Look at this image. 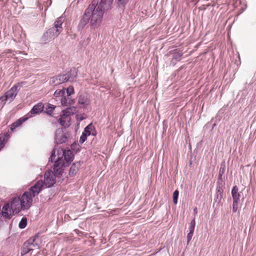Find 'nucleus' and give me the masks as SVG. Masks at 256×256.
Listing matches in <instances>:
<instances>
[{
    "label": "nucleus",
    "instance_id": "1",
    "mask_svg": "<svg viewBox=\"0 0 256 256\" xmlns=\"http://www.w3.org/2000/svg\"><path fill=\"white\" fill-rule=\"evenodd\" d=\"M90 9V25L92 28L95 29L98 28L102 21L104 10L95 5V2H92L87 8Z\"/></svg>",
    "mask_w": 256,
    "mask_h": 256
},
{
    "label": "nucleus",
    "instance_id": "2",
    "mask_svg": "<svg viewBox=\"0 0 256 256\" xmlns=\"http://www.w3.org/2000/svg\"><path fill=\"white\" fill-rule=\"evenodd\" d=\"M56 148H54L51 155L50 158V160L51 162H54V173L57 176L60 177L62 176V172H63V168L66 166L65 164L64 160H60V158H57L56 159Z\"/></svg>",
    "mask_w": 256,
    "mask_h": 256
},
{
    "label": "nucleus",
    "instance_id": "3",
    "mask_svg": "<svg viewBox=\"0 0 256 256\" xmlns=\"http://www.w3.org/2000/svg\"><path fill=\"white\" fill-rule=\"evenodd\" d=\"M75 108L74 107L67 108L62 110L60 117L58 120V122L60 124L65 128L68 127L70 125V116L74 114Z\"/></svg>",
    "mask_w": 256,
    "mask_h": 256
},
{
    "label": "nucleus",
    "instance_id": "4",
    "mask_svg": "<svg viewBox=\"0 0 256 256\" xmlns=\"http://www.w3.org/2000/svg\"><path fill=\"white\" fill-rule=\"evenodd\" d=\"M57 152V157L60 160H64L65 164L68 165L74 160L73 152L70 150H64L60 147H55Z\"/></svg>",
    "mask_w": 256,
    "mask_h": 256
},
{
    "label": "nucleus",
    "instance_id": "5",
    "mask_svg": "<svg viewBox=\"0 0 256 256\" xmlns=\"http://www.w3.org/2000/svg\"><path fill=\"white\" fill-rule=\"evenodd\" d=\"M24 84V82H22L14 84L10 90L5 93L4 96H3L4 98L9 102H12L15 98L20 88Z\"/></svg>",
    "mask_w": 256,
    "mask_h": 256
},
{
    "label": "nucleus",
    "instance_id": "6",
    "mask_svg": "<svg viewBox=\"0 0 256 256\" xmlns=\"http://www.w3.org/2000/svg\"><path fill=\"white\" fill-rule=\"evenodd\" d=\"M42 181L44 188L52 187L56 182L55 174L52 170H46Z\"/></svg>",
    "mask_w": 256,
    "mask_h": 256
},
{
    "label": "nucleus",
    "instance_id": "7",
    "mask_svg": "<svg viewBox=\"0 0 256 256\" xmlns=\"http://www.w3.org/2000/svg\"><path fill=\"white\" fill-rule=\"evenodd\" d=\"M61 32L52 27L44 32L42 38V40L46 44L56 38Z\"/></svg>",
    "mask_w": 256,
    "mask_h": 256
},
{
    "label": "nucleus",
    "instance_id": "8",
    "mask_svg": "<svg viewBox=\"0 0 256 256\" xmlns=\"http://www.w3.org/2000/svg\"><path fill=\"white\" fill-rule=\"evenodd\" d=\"M34 196H32V194L30 192H25L22 196L20 199V202L23 206V210L28 209L32 202V198Z\"/></svg>",
    "mask_w": 256,
    "mask_h": 256
},
{
    "label": "nucleus",
    "instance_id": "9",
    "mask_svg": "<svg viewBox=\"0 0 256 256\" xmlns=\"http://www.w3.org/2000/svg\"><path fill=\"white\" fill-rule=\"evenodd\" d=\"M9 204H10V206L13 214H18L20 210H23V206H22L20 197L12 198L10 200Z\"/></svg>",
    "mask_w": 256,
    "mask_h": 256
},
{
    "label": "nucleus",
    "instance_id": "10",
    "mask_svg": "<svg viewBox=\"0 0 256 256\" xmlns=\"http://www.w3.org/2000/svg\"><path fill=\"white\" fill-rule=\"evenodd\" d=\"M68 134L64 133L62 129L58 128L55 132V142L57 144H62L68 141Z\"/></svg>",
    "mask_w": 256,
    "mask_h": 256
},
{
    "label": "nucleus",
    "instance_id": "11",
    "mask_svg": "<svg viewBox=\"0 0 256 256\" xmlns=\"http://www.w3.org/2000/svg\"><path fill=\"white\" fill-rule=\"evenodd\" d=\"M44 188L43 181L42 180H38L33 186H32L30 190L28 191L32 196L35 197L42 191V189Z\"/></svg>",
    "mask_w": 256,
    "mask_h": 256
},
{
    "label": "nucleus",
    "instance_id": "12",
    "mask_svg": "<svg viewBox=\"0 0 256 256\" xmlns=\"http://www.w3.org/2000/svg\"><path fill=\"white\" fill-rule=\"evenodd\" d=\"M90 9L86 8L84 12V14L80 20V22L78 24V28L79 30L83 29L84 26L88 24L90 21Z\"/></svg>",
    "mask_w": 256,
    "mask_h": 256
},
{
    "label": "nucleus",
    "instance_id": "13",
    "mask_svg": "<svg viewBox=\"0 0 256 256\" xmlns=\"http://www.w3.org/2000/svg\"><path fill=\"white\" fill-rule=\"evenodd\" d=\"M112 2L113 0H101L99 2L95 0L92 1L95 2L96 6H98L104 11L111 9Z\"/></svg>",
    "mask_w": 256,
    "mask_h": 256
},
{
    "label": "nucleus",
    "instance_id": "14",
    "mask_svg": "<svg viewBox=\"0 0 256 256\" xmlns=\"http://www.w3.org/2000/svg\"><path fill=\"white\" fill-rule=\"evenodd\" d=\"M68 82L66 75L65 74H59L50 78V82L56 85Z\"/></svg>",
    "mask_w": 256,
    "mask_h": 256
},
{
    "label": "nucleus",
    "instance_id": "15",
    "mask_svg": "<svg viewBox=\"0 0 256 256\" xmlns=\"http://www.w3.org/2000/svg\"><path fill=\"white\" fill-rule=\"evenodd\" d=\"M1 214L6 218L10 219L11 218L13 213L9 204H6L4 206L2 210L0 212Z\"/></svg>",
    "mask_w": 256,
    "mask_h": 256
},
{
    "label": "nucleus",
    "instance_id": "16",
    "mask_svg": "<svg viewBox=\"0 0 256 256\" xmlns=\"http://www.w3.org/2000/svg\"><path fill=\"white\" fill-rule=\"evenodd\" d=\"M224 186L216 185V194L214 198L215 202L220 203L222 197V194L224 192Z\"/></svg>",
    "mask_w": 256,
    "mask_h": 256
},
{
    "label": "nucleus",
    "instance_id": "17",
    "mask_svg": "<svg viewBox=\"0 0 256 256\" xmlns=\"http://www.w3.org/2000/svg\"><path fill=\"white\" fill-rule=\"evenodd\" d=\"M78 74V70L75 68H72L70 71L66 74L68 82H73L75 80Z\"/></svg>",
    "mask_w": 256,
    "mask_h": 256
},
{
    "label": "nucleus",
    "instance_id": "18",
    "mask_svg": "<svg viewBox=\"0 0 256 256\" xmlns=\"http://www.w3.org/2000/svg\"><path fill=\"white\" fill-rule=\"evenodd\" d=\"M225 172V167L224 166L221 165L220 168L218 176V181L216 182V185L220 186H224L225 183L224 180L223 175Z\"/></svg>",
    "mask_w": 256,
    "mask_h": 256
},
{
    "label": "nucleus",
    "instance_id": "19",
    "mask_svg": "<svg viewBox=\"0 0 256 256\" xmlns=\"http://www.w3.org/2000/svg\"><path fill=\"white\" fill-rule=\"evenodd\" d=\"M74 102V100L72 99L71 96H66L64 95L60 99L61 104L64 106H70L72 104H73Z\"/></svg>",
    "mask_w": 256,
    "mask_h": 256
},
{
    "label": "nucleus",
    "instance_id": "20",
    "mask_svg": "<svg viewBox=\"0 0 256 256\" xmlns=\"http://www.w3.org/2000/svg\"><path fill=\"white\" fill-rule=\"evenodd\" d=\"M78 102L80 104L82 105L84 107H86L90 104V100L87 94H80L78 96Z\"/></svg>",
    "mask_w": 256,
    "mask_h": 256
},
{
    "label": "nucleus",
    "instance_id": "21",
    "mask_svg": "<svg viewBox=\"0 0 256 256\" xmlns=\"http://www.w3.org/2000/svg\"><path fill=\"white\" fill-rule=\"evenodd\" d=\"M10 138V135L8 132L0 134V150L4 147Z\"/></svg>",
    "mask_w": 256,
    "mask_h": 256
},
{
    "label": "nucleus",
    "instance_id": "22",
    "mask_svg": "<svg viewBox=\"0 0 256 256\" xmlns=\"http://www.w3.org/2000/svg\"><path fill=\"white\" fill-rule=\"evenodd\" d=\"M28 120V118L22 117L19 118L14 122L12 123L10 126V129L12 132H13L16 128L20 126L22 123Z\"/></svg>",
    "mask_w": 256,
    "mask_h": 256
},
{
    "label": "nucleus",
    "instance_id": "23",
    "mask_svg": "<svg viewBox=\"0 0 256 256\" xmlns=\"http://www.w3.org/2000/svg\"><path fill=\"white\" fill-rule=\"evenodd\" d=\"M80 166V162H77L74 163L70 168L69 170V176L72 177L74 176L78 172Z\"/></svg>",
    "mask_w": 256,
    "mask_h": 256
},
{
    "label": "nucleus",
    "instance_id": "24",
    "mask_svg": "<svg viewBox=\"0 0 256 256\" xmlns=\"http://www.w3.org/2000/svg\"><path fill=\"white\" fill-rule=\"evenodd\" d=\"M64 17H63L62 16L59 17L55 21L54 23V26H53V28H54L56 30H58L59 32H62L63 30V28H62V24L64 23Z\"/></svg>",
    "mask_w": 256,
    "mask_h": 256
},
{
    "label": "nucleus",
    "instance_id": "25",
    "mask_svg": "<svg viewBox=\"0 0 256 256\" xmlns=\"http://www.w3.org/2000/svg\"><path fill=\"white\" fill-rule=\"evenodd\" d=\"M232 196L233 202H239L240 197V193L238 192V188L236 186H234L232 190Z\"/></svg>",
    "mask_w": 256,
    "mask_h": 256
},
{
    "label": "nucleus",
    "instance_id": "26",
    "mask_svg": "<svg viewBox=\"0 0 256 256\" xmlns=\"http://www.w3.org/2000/svg\"><path fill=\"white\" fill-rule=\"evenodd\" d=\"M26 244L30 247L33 251L35 249H38V244L36 242V240L34 238H30L26 242Z\"/></svg>",
    "mask_w": 256,
    "mask_h": 256
},
{
    "label": "nucleus",
    "instance_id": "27",
    "mask_svg": "<svg viewBox=\"0 0 256 256\" xmlns=\"http://www.w3.org/2000/svg\"><path fill=\"white\" fill-rule=\"evenodd\" d=\"M44 108V104L42 103H38L32 107L30 112L32 114H38L42 112Z\"/></svg>",
    "mask_w": 256,
    "mask_h": 256
},
{
    "label": "nucleus",
    "instance_id": "28",
    "mask_svg": "<svg viewBox=\"0 0 256 256\" xmlns=\"http://www.w3.org/2000/svg\"><path fill=\"white\" fill-rule=\"evenodd\" d=\"M183 52L182 50H175L172 52V59L176 61H180Z\"/></svg>",
    "mask_w": 256,
    "mask_h": 256
},
{
    "label": "nucleus",
    "instance_id": "29",
    "mask_svg": "<svg viewBox=\"0 0 256 256\" xmlns=\"http://www.w3.org/2000/svg\"><path fill=\"white\" fill-rule=\"evenodd\" d=\"M56 106L50 104H47L46 106V112L50 116H52V114H53L54 110L55 109Z\"/></svg>",
    "mask_w": 256,
    "mask_h": 256
},
{
    "label": "nucleus",
    "instance_id": "30",
    "mask_svg": "<svg viewBox=\"0 0 256 256\" xmlns=\"http://www.w3.org/2000/svg\"><path fill=\"white\" fill-rule=\"evenodd\" d=\"M94 129V126L92 124H90L84 128L82 132L84 133V134H86V136H88L91 134V132H92Z\"/></svg>",
    "mask_w": 256,
    "mask_h": 256
},
{
    "label": "nucleus",
    "instance_id": "31",
    "mask_svg": "<svg viewBox=\"0 0 256 256\" xmlns=\"http://www.w3.org/2000/svg\"><path fill=\"white\" fill-rule=\"evenodd\" d=\"M30 252H32V249H30V247H29L28 246L26 245L25 242L21 248L22 255H24Z\"/></svg>",
    "mask_w": 256,
    "mask_h": 256
},
{
    "label": "nucleus",
    "instance_id": "32",
    "mask_svg": "<svg viewBox=\"0 0 256 256\" xmlns=\"http://www.w3.org/2000/svg\"><path fill=\"white\" fill-rule=\"evenodd\" d=\"M54 96L56 98H62L65 95V90H57L55 91L54 94Z\"/></svg>",
    "mask_w": 256,
    "mask_h": 256
},
{
    "label": "nucleus",
    "instance_id": "33",
    "mask_svg": "<svg viewBox=\"0 0 256 256\" xmlns=\"http://www.w3.org/2000/svg\"><path fill=\"white\" fill-rule=\"evenodd\" d=\"M27 224V218L26 217H23L19 222L18 226L20 228H25Z\"/></svg>",
    "mask_w": 256,
    "mask_h": 256
},
{
    "label": "nucleus",
    "instance_id": "34",
    "mask_svg": "<svg viewBox=\"0 0 256 256\" xmlns=\"http://www.w3.org/2000/svg\"><path fill=\"white\" fill-rule=\"evenodd\" d=\"M196 226V222L194 218L190 222V226L189 227V232L194 233V228Z\"/></svg>",
    "mask_w": 256,
    "mask_h": 256
},
{
    "label": "nucleus",
    "instance_id": "35",
    "mask_svg": "<svg viewBox=\"0 0 256 256\" xmlns=\"http://www.w3.org/2000/svg\"><path fill=\"white\" fill-rule=\"evenodd\" d=\"M179 192L178 190H176L173 193V202L174 204L178 203Z\"/></svg>",
    "mask_w": 256,
    "mask_h": 256
},
{
    "label": "nucleus",
    "instance_id": "36",
    "mask_svg": "<svg viewBox=\"0 0 256 256\" xmlns=\"http://www.w3.org/2000/svg\"><path fill=\"white\" fill-rule=\"evenodd\" d=\"M67 96H70L74 93V89L72 86H70L66 89Z\"/></svg>",
    "mask_w": 256,
    "mask_h": 256
},
{
    "label": "nucleus",
    "instance_id": "37",
    "mask_svg": "<svg viewBox=\"0 0 256 256\" xmlns=\"http://www.w3.org/2000/svg\"><path fill=\"white\" fill-rule=\"evenodd\" d=\"M87 137L86 135L82 132L80 138V143L81 144H83L86 140Z\"/></svg>",
    "mask_w": 256,
    "mask_h": 256
},
{
    "label": "nucleus",
    "instance_id": "38",
    "mask_svg": "<svg viewBox=\"0 0 256 256\" xmlns=\"http://www.w3.org/2000/svg\"><path fill=\"white\" fill-rule=\"evenodd\" d=\"M238 202H233L232 204V212L235 213L238 210Z\"/></svg>",
    "mask_w": 256,
    "mask_h": 256
},
{
    "label": "nucleus",
    "instance_id": "39",
    "mask_svg": "<svg viewBox=\"0 0 256 256\" xmlns=\"http://www.w3.org/2000/svg\"><path fill=\"white\" fill-rule=\"evenodd\" d=\"M7 102L3 96L0 98V108H2Z\"/></svg>",
    "mask_w": 256,
    "mask_h": 256
},
{
    "label": "nucleus",
    "instance_id": "40",
    "mask_svg": "<svg viewBox=\"0 0 256 256\" xmlns=\"http://www.w3.org/2000/svg\"><path fill=\"white\" fill-rule=\"evenodd\" d=\"M193 236V233L191 232H189L187 234V242L189 243V242L191 240Z\"/></svg>",
    "mask_w": 256,
    "mask_h": 256
},
{
    "label": "nucleus",
    "instance_id": "41",
    "mask_svg": "<svg viewBox=\"0 0 256 256\" xmlns=\"http://www.w3.org/2000/svg\"><path fill=\"white\" fill-rule=\"evenodd\" d=\"M127 2V0H118L119 6H124Z\"/></svg>",
    "mask_w": 256,
    "mask_h": 256
},
{
    "label": "nucleus",
    "instance_id": "42",
    "mask_svg": "<svg viewBox=\"0 0 256 256\" xmlns=\"http://www.w3.org/2000/svg\"><path fill=\"white\" fill-rule=\"evenodd\" d=\"M235 1V2L234 4V6L236 7L238 6V4H240V0H234Z\"/></svg>",
    "mask_w": 256,
    "mask_h": 256
},
{
    "label": "nucleus",
    "instance_id": "43",
    "mask_svg": "<svg viewBox=\"0 0 256 256\" xmlns=\"http://www.w3.org/2000/svg\"><path fill=\"white\" fill-rule=\"evenodd\" d=\"M194 214H196L197 213V208H195L194 209Z\"/></svg>",
    "mask_w": 256,
    "mask_h": 256
},
{
    "label": "nucleus",
    "instance_id": "44",
    "mask_svg": "<svg viewBox=\"0 0 256 256\" xmlns=\"http://www.w3.org/2000/svg\"><path fill=\"white\" fill-rule=\"evenodd\" d=\"M91 134L94 136L96 135V132H91Z\"/></svg>",
    "mask_w": 256,
    "mask_h": 256
},
{
    "label": "nucleus",
    "instance_id": "45",
    "mask_svg": "<svg viewBox=\"0 0 256 256\" xmlns=\"http://www.w3.org/2000/svg\"><path fill=\"white\" fill-rule=\"evenodd\" d=\"M74 146H76V144H72V146H71L72 148H73V149H74Z\"/></svg>",
    "mask_w": 256,
    "mask_h": 256
},
{
    "label": "nucleus",
    "instance_id": "46",
    "mask_svg": "<svg viewBox=\"0 0 256 256\" xmlns=\"http://www.w3.org/2000/svg\"><path fill=\"white\" fill-rule=\"evenodd\" d=\"M210 6V4H206V8H208V6Z\"/></svg>",
    "mask_w": 256,
    "mask_h": 256
},
{
    "label": "nucleus",
    "instance_id": "47",
    "mask_svg": "<svg viewBox=\"0 0 256 256\" xmlns=\"http://www.w3.org/2000/svg\"><path fill=\"white\" fill-rule=\"evenodd\" d=\"M80 150H79V146H78V150H76L77 151H78Z\"/></svg>",
    "mask_w": 256,
    "mask_h": 256
},
{
    "label": "nucleus",
    "instance_id": "48",
    "mask_svg": "<svg viewBox=\"0 0 256 256\" xmlns=\"http://www.w3.org/2000/svg\"><path fill=\"white\" fill-rule=\"evenodd\" d=\"M81 0H78V2H80Z\"/></svg>",
    "mask_w": 256,
    "mask_h": 256
},
{
    "label": "nucleus",
    "instance_id": "49",
    "mask_svg": "<svg viewBox=\"0 0 256 256\" xmlns=\"http://www.w3.org/2000/svg\"><path fill=\"white\" fill-rule=\"evenodd\" d=\"M1 109H2V108H0V110H1Z\"/></svg>",
    "mask_w": 256,
    "mask_h": 256
}]
</instances>
